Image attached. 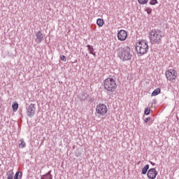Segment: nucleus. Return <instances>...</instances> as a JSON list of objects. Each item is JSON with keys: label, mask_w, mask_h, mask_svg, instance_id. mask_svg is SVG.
Here are the masks:
<instances>
[{"label": "nucleus", "mask_w": 179, "mask_h": 179, "mask_svg": "<svg viewBox=\"0 0 179 179\" xmlns=\"http://www.w3.org/2000/svg\"><path fill=\"white\" fill-rule=\"evenodd\" d=\"M116 51L117 52V57L122 62H127L132 59V50L129 46L124 45L119 47Z\"/></svg>", "instance_id": "nucleus-1"}, {"label": "nucleus", "mask_w": 179, "mask_h": 179, "mask_svg": "<svg viewBox=\"0 0 179 179\" xmlns=\"http://www.w3.org/2000/svg\"><path fill=\"white\" fill-rule=\"evenodd\" d=\"M150 43L151 44H160L162 43V38L164 37L163 32L160 29H152L150 31L149 34Z\"/></svg>", "instance_id": "nucleus-2"}, {"label": "nucleus", "mask_w": 179, "mask_h": 179, "mask_svg": "<svg viewBox=\"0 0 179 179\" xmlns=\"http://www.w3.org/2000/svg\"><path fill=\"white\" fill-rule=\"evenodd\" d=\"M103 87L107 94L111 96L117 90V81L113 78H108L103 80Z\"/></svg>", "instance_id": "nucleus-3"}, {"label": "nucleus", "mask_w": 179, "mask_h": 179, "mask_svg": "<svg viewBox=\"0 0 179 179\" xmlns=\"http://www.w3.org/2000/svg\"><path fill=\"white\" fill-rule=\"evenodd\" d=\"M136 51L141 57L145 55V54L149 51V45L148 43H146V41L138 42V44L136 45Z\"/></svg>", "instance_id": "nucleus-4"}, {"label": "nucleus", "mask_w": 179, "mask_h": 179, "mask_svg": "<svg viewBox=\"0 0 179 179\" xmlns=\"http://www.w3.org/2000/svg\"><path fill=\"white\" fill-rule=\"evenodd\" d=\"M108 111V108H107V106L104 103H99L96 107V113L99 114V115H101L102 117H104L106 114H107V112Z\"/></svg>", "instance_id": "nucleus-5"}, {"label": "nucleus", "mask_w": 179, "mask_h": 179, "mask_svg": "<svg viewBox=\"0 0 179 179\" xmlns=\"http://www.w3.org/2000/svg\"><path fill=\"white\" fill-rule=\"evenodd\" d=\"M176 73H177V71H176L174 69L167 70L165 72V76L167 80L172 83L176 82V79L177 78V75H176Z\"/></svg>", "instance_id": "nucleus-6"}, {"label": "nucleus", "mask_w": 179, "mask_h": 179, "mask_svg": "<svg viewBox=\"0 0 179 179\" xmlns=\"http://www.w3.org/2000/svg\"><path fill=\"white\" fill-rule=\"evenodd\" d=\"M34 114H36V104L31 103L27 108V115L29 118H31V117H34Z\"/></svg>", "instance_id": "nucleus-7"}, {"label": "nucleus", "mask_w": 179, "mask_h": 179, "mask_svg": "<svg viewBox=\"0 0 179 179\" xmlns=\"http://www.w3.org/2000/svg\"><path fill=\"white\" fill-rule=\"evenodd\" d=\"M127 37H128V34H127V31L124 29H121L117 33V40L120 41H125L127 40Z\"/></svg>", "instance_id": "nucleus-8"}, {"label": "nucleus", "mask_w": 179, "mask_h": 179, "mask_svg": "<svg viewBox=\"0 0 179 179\" xmlns=\"http://www.w3.org/2000/svg\"><path fill=\"white\" fill-rule=\"evenodd\" d=\"M147 176L150 179H155L157 176V171H156V169L155 168L150 169L148 171Z\"/></svg>", "instance_id": "nucleus-9"}, {"label": "nucleus", "mask_w": 179, "mask_h": 179, "mask_svg": "<svg viewBox=\"0 0 179 179\" xmlns=\"http://www.w3.org/2000/svg\"><path fill=\"white\" fill-rule=\"evenodd\" d=\"M35 36L36 38V41L38 44H40L44 40V35L41 31H36Z\"/></svg>", "instance_id": "nucleus-10"}, {"label": "nucleus", "mask_w": 179, "mask_h": 179, "mask_svg": "<svg viewBox=\"0 0 179 179\" xmlns=\"http://www.w3.org/2000/svg\"><path fill=\"white\" fill-rule=\"evenodd\" d=\"M87 48L88 51H90V54L93 55V57H96V52L94 51V48H93V46L90 45H87Z\"/></svg>", "instance_id": "nucleus-11"}, {"label": "nucleus", "mask_w": 179, "mask_h": 179, "mask_svg": "<svg viewBox=\"0 0 179 179\" xmlns=\"http://www.w3.org/2000/svg\"><path fill=\"white\" fill-rule=\"evenodd\" d=\"M52 171H49L46 174L43 175L41 179H52Z\"/></svg>", "instance_id": "nucleus-12"}, {"label": "nucleus", "mask_w": 179, "mask_h": 179, "mask_svg": "<svg viewBox=\"0 0 179 179\" xmlns=\"http://www.w3.org/2000/svg\"><path fill=\"white\" fill-rule=\"evenodd\" d=\"M87 97H89V94L85 92H83L80 95V100H81V101H85Z\"/></svg>", "instance_id": "nucleus-13"}, {"label": "nucleus", "mask_w": 179, "mask_h": 179, "mask_svg": "<svg viewBox=\"0 0 179 179\" xmlns=\"http://www.w3.org/2000/svg\"><path fill=\"white\" fill-rule=\"evenodd\" d=\"M7 179H13L15 173L13 170H10L6 173Z\"/></svg>", "instance_id": "nucleus-14"}, {"label": "nucleus", "mask_w": 179, "mask_h": 179, "mask_svg": "<svg viewBox=\"0 0 179 179\" xmlns=\"http://www.w3.org/2000/svg\"><path fill=\"white\" fill-rule=\"evenodd\" d=\"M160 93H162V90L158 87L152 92L151 96L152 97H153L154 96H157L158 94H160Z\"/></svg>", "instance_id": "nucleus-15"}, {"label": "nucleus", "mask_w": 179, "mask_h": 179, "mask_svg": "<svg viewBox=\"0 0 179 179\" xmlns=\"http://www.w3.org/2000/svg\"><path fill=\"white\" fill-rule=\"evenodd\" d=\"M96 24L99 27H103V24H104V20L103 19H101V18H98L96 20Z\"/></svg>", "instance_id": "nucleus-16"}, {"label": "nucleus", "mask_w": 179, "mask_h": 179, "mask_svg": "<svg viewBox=\"0 0 179 179\" xmlns=\"http://www.w3.org/2000/svg\"><path fill=\"white\" fill-rule=\"evenodd\" d=\"M23 173L22 171H17L14 176V179H22Z\"/></svg>", "instance_id": "nucleus-17"}, {"label": "nucleus", "mask_w": 179, "mask_h": 179, "mask_svg": "<svg viewBox=\"0 0 179 179\" xmlns=\"http://www.w3.org/2000/svg\"><path fill=\"white\" fill-rule=\"evenodd\" d=\"M149 170V164H146L141 171V174H143V176H145V174H146L148 173Z\"/></svg>", "instance_id": "nucleus-18"}, {"label": "nucleus", "mask_w": 179, "mask_h": 179, "mask_svg": "<svg viewBox=\"0 0 179 179\" xmlns=\"http://www.w3.org/2000/svg\"><path fill=\"white\" fill-rule=\"evenodd\" d=\"M12 108H13V111L14 113H16L17 111V108H19V103H17V102L14 103L12 105Z\"/></svg>", "instance_id": "nucleus-19"}, {"label": "nucleus", "mask_w": 179, "mask_h": 179, "mask_svg": "<svg viewBox=\"0 0 179 179\" xmlns=\"http://www.w3.org/2000/svg\"><path fill=\"white\" fill-rule=\"evenodd\" d=\"M20 142L21 143L19 144V148H21L22 149L26 148V143L24 142V140L23 138H21L20 140Z\"/></svg>", "instance_id": "nucleus-20"}, {"label": "nucleus", "mask_w": 179, "mask_h": 179, "mask_svg": "<svg viewBox=\"0 0 179 179\" xmlns=\"http://www.w3.org/2000/svg\"><path fill=\"white\" fill-rule=\"evenodd\" d=\"M138 3H140V5H145V3H148V2H149V0H137Z\"/></svg>", "instance_id": "nucleus-21"}, {"label": "nucleus", "mask_w": 179, "mask_h": 179, "mask_svg": "<svg viewBox=\"0 0 179 179\" xmlns=\"http://www.w3.org/2000/svg\"><path fill=\"white\" fill-rule=\"evenodd\" d=\"M145 115H149L150 114V109L149 108H146L144 110Z\"/></svg>", "instance_id": "nucleus-22"}, {"label": "nucleus", "mask_w": 179, "mask_h": 179, "mask_svg": "<svg viewBox=\"0 0 179 179\" xmlns=\"http://www.w3.org/2000/svg\"><path fill=\"white\" fill-rule=\"evenodd\" d=\"M157 3H159V1H157V0L150 1V5H157Z\"/></svg>", "instance_id": "nucleus-23"}, {"label": "nucleus", "mask_w": 179, "mask_h": 179, "mask_svg": "<svg viewBox=\"0 0 179 179\" xmlns=\"http://www.w3.org/2000/svg\"><path fill=\"white\" fill-rule=\"evenodd\" d=\"M60 59H61V61H62L63 62H66V57H65V55H62V56H60Z\"/></svg>", "instance_id": "nucleus-24"}, {"label": "nucleus", "mask_w": 179, "mask_h": 179, "mask_svg": "<svg viewBox=\"0 0 179 179\" xmlns=\"http://www.w3.org/2000/svg\"><path fill=\"white\" fill-rule=\"evenodd\" d=\"M145 12H147V13H148V15H150V13H152V8H147L145 9Z\"/></svg>", "instance_id": "nucleus-25"}, {"label": "nucleus", "mask_w": 179, "mask_h": 179, "mask_svg": "<svg viewBox=\"0 0 179 179\" xmlns=\"http://www.w3.org/2000/svg\"><path fill=\"white\" fill-rule=\"evenodd\" d=\"M151 118L150 117H147L144 120V124H148V121H150Z\"/></svg>", "instance_id": "nucleus-26"}, {"label": "nucleus", "mask_w": 179, "mask_h": 179, "mask_svg": "<svg viewBox=\"0 0 179 179\" xmlns=\"http://www.w3.org/2000/svg\"><path fill=\"white\" fill-rule=\"evenodd\" d=\"M89 101L90 103H93V101H94V98H90Z\"/></svg>", "instance_id": "nucleus-27"}, {"label": "nucleus", "mask_w": 179, "mask_h": 179, "mask_svg": "<svg viewBox=\"0 0 179 179\" xmlns=\"http://www.w3.org/2000/svg\"><path fill=\"white\" fill-rule=\"evenodd\" d=\"M150 164H152V166H156V164L155 162H150Z\"/></svg>", "instance_id": "nucleus-28"}, {"label": "nucleus", "mask_w": 179, "mask_h": 179, "mask_svg": "<svg viewBox=\"0 0 179 179\" xmlns=\"http://www.w3.org/2000/svg\"><path fill=\"white\" fill-rule=\"evenodd\" d=\"M43 143H44V138H43V139L41 140V145H43Z\"/></svg>", "instance_id": "nucleus-29"}, {"label": "nucleus", "mask_w": 179, "mask_h": 179, "mask_svg": "<svg viewBox=\"0 0 179 179\" xmlns=\"http://www.w3.org/2000/svg\"><path fill=\"white\" fill-rule=\"evenodd\" d=\"M153 103H156V100H154V101H153Z\"/></svg>", "instance_id": "nucleus-30"}, {"label": "nucleus", "mask_w": 179, "mask_h": 179, "mask_svg": "<svg viewBox=\"0 0 179 179\" xmlns=\"http://www.w3.org/2000/svg\"><path fill=\"white\" fill-rule=\"evenodd\" d=\"M64 1H68V0H64Z\"/></svg>", "instance_id": "nucleus-31"}]
</instances>
